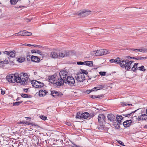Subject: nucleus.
<instances>
[{
	"mask_svg": "<svg viewBox=\"0 0 147 147\" xmlns=\"http://www.w3.org/2000/svg\"><path fill=\"white\" fill-rule=\"evenodd\" d=\"M134 61L130 60L127 58L126 57H124V59H121L117 57L115 59H112L109 60V62L111 63L113 62L119 64H131Z\"/></svg>",
	"mask_w": 147,
	"mask_h": 147,
	"instance_id": "1",
	"label": "nucleus"
},
{
	"mask_svg": "<svg viewBox=\"0 0 147 147\" xmlns=\"http://www.w3.org/2000/svg\"><path fill=\"white\" fill-rule=\"evenodd\" d=\"M67 74V72L66 70H62L60 72L59 76L60 77V78L58 80L57 86H60L64 84L65 81L68 76Z\"/></svg>",
	"mask_w": 147,
	"mask_h": 147,
	"instance_id": "2",
	"label": "nucleus"
},
{
	"mask_svg": "<svg viewBox=\"0 0 147 147\" xmlns=\"http://www.w3.org/2000/svg\"><path fill=\"white\" fill-rule=\"evenodd\" d=\"M18 78V83H21V85H26L28 84L29 82V77L26 73H21L20 74V77Z\"/></svg>",
	"mask_w": 147,
	"mask_h": 147,
	"instance_id": "3",
	"label": "nucleus"
},
{
	"mask_svg": "<svg viewBox=\"0 0 147 147\" xmlns=\"http://www.w3.org/2000/svg\"><path fill=\"white\" fill-rule=\"evenodd\" d=\"M92 11L89 9H84L81 10L77 12V14L81 17L88 16L91 13Z\"/></svg>",
	"mask_w": 147,
	"mask_h": 147,
	"instance_id": "4",
	"label": "nucleus"
},
{
	"mask_svg": "<svg viewBox=\"0 0 147 147\" xmlns=\"http://www.w3.org/2000/svg\"><path fill=\"white\" fill-rule=\"evenodd\" d=\"M65 83L68 84L71 86L76 85L75 80L72 76H69L65 82Z\"/></svg>",
	"mask_w": 147,
	"mask_h": 147,
	"instance_id": "5",
	"label": "nucleus"
},
{
	"mask_svg": "<svg viewBox=\"0 0 147 147\" xmlns=\"http://www.w3.org/2000/svg\"><path fill=\"white\" fill-rule=\"evenodd\" d=\"M31 83L33 87L37 88H41L43 87L44 85L43 83L37 80H32L31 82Z\"/></svg>",
	"mask_w": 147,
	"mask_h": 147,
	"instance_id": "6",
	"label": "nucleus"
},
{
	"mask_svg": "<svg viewBox=\"0 0 147 147\" xmlns=\"http://www.w3.org/2000/svg\"><path fill=\"white\" fill-rule=\"evenodd\" d=\"M145 109H143L142 110V111L140 113H139V115L138 117V120L139 121L146 120L147 119V115L145 113Z\"/></svg>",
	"mask_w": 147,
	"mask_h": 147,
	"instance_id": "7",
	"label": "nucleus"
},
{
	"mask_svg": "<svg viewBox=\"0 0 147 147\" xmlns=\"http://www.w3.org/2000/svg\"><path fill=\"white\" fill-rule=\"evenodd\" d=\"M55 75H53L48 77V80L49 81H50V82L54 84L55 86L57 87L60 86H58L57 84V82L55 80Z\"/></svg>",
	"mask_w": 147,
	"mask_h": 147,
	"instance_id": "8",
	"label": "nucleus"
},
{
	"mask_svg": "<svg viewBox=\"0 0 147 147\" xmlns=\"http://www.w3.org/2000/svg\"><path fill=\"white\" fill-rule=\"evenodd\" d=\"M76 80L79 82H83L85 80V76L83 73H79L75 76Z\"/></svg>",
	"mask_w": 147,
	"mask_h": 147,
	"instance_id": "9",
	"label": "nucleus"
},
{
	"mask_svg": "<svg viewBox=\"0 0 147 147\" xmlns=\"http://www.w3.org/2000/svg\"><path fill=\"white\" fill-rule=\"evenodd\" d=\"M93 64V61H84V62H77L74 61H73L70 63V64Z\"/></svg>",
	"mask_w": 147,
	"mask_h": 147,
	"instance_id": "10",
	"label": "nucleus"
},
{
	"mask_svg": "<svg viewBox=\"0 0 147 147\" xmlns=\"http://www.w3.org/2000/svg\"><path fill=\"white\" fill-rule=\"evenodd\" d=\"M15 76L14 74H10L8 75L7 77V80L9 82L13 83L16 82H17V80L15 79Z\"/></svg>",
	"mask_w": 147,
	"mask_h": 147,
	"instance_id": "11",
	"label": "nucleus"
},
{
	"mask_svg": "<svg viewBox=\"0 0 147 147\" xmlns=\"http://www.w3.org/2000/svg\"><path fill=\"white\" fill-rule=\"evenodd\" d=\"M105 117L103 114H100L98 117V121L99 123H103L105 122Z\"/></svg>",
	"mask_w": 147,
	"mask_h": 147,
	"instance_id": "12",
	"label": "nucleus"
},
{
	"mask_svg": "<svg viewBox=\"0 0 147 147\" xmlns=\"http://www.w3.org/2000/svg\"><path fill=\"white\" fill-rule=\"evenodd\" d=\"M31 60L35 63H39L40 61V58L38 57L32 55L31 57Z\"/></svg>",
	"mask_w": 147,
	"mask_h": 147,
	"instance_id": "13",
	"label": "nucleus"
},
{
	"mask_svg": "<svg viewBox=\"0 0 147 147\" xmlns=\"http://www.w3.org/2000/svg\"><path fill=\"white\" fill-rule=\"evenodd\" d=\"M131 122V120H127L123 122V125L125 127H127L130 126Z\"/></svg>",
	"mask_w": 147,
	"mask_h": 147,
	"instance_id": "14",
	"label": "nucleus"
},
{
	"mask_svg": "<svg viewBox=\"0 0 147 147\" xmlns=\"http://www.w3.org/2000/svg\"><path fill=\"white\" fill-rule=\"evenodd\" d=\"M16 61L18 63H22L26 61V58L24 57H18L16 58Z\"/></svg>",
	"mask_w": 147,
	"mask_h": 147,
	"instance_id": "15",
	"label": "nucleus"
},
{
	"mask_svg": "<svg viewBox=\"0 0 147 147\" xmlns=\"http://www.w3.org/2000/svg\"><path fill=\"white\" fill-rule=\"evenodd\" d=\"M107 117L108 120L111 121H115V116L112 114H108Z\"/></svg>",
	"mask_w": 147,
	"mask_h": 147,
	"instance_id": "16",
	"label": "nucleus"
},
{
	"mask_svg": "<svg viewBox=\"0 0 147 147\" xmlns=\"http://www.w3.org/2000/svg\"><path fill=\"white\" fill-rule=\"evenodd\" d=\"M47 92L45 90H40L39 92V95L40 97L43 96L45 95Z\"/></svg>",
	"mask_w": 147,
	"mask_h": 147,
	"instance_id": "17",
	"label": "nucleus"
},
{
	"mask_svg": "<svg viewBox=\"0 0 147 147\" xmlns=\"http://www.w3.org/2000/svg\"><path fill=\"white\" fill-rule=\"evenodd\" d=\"M127 59H135L137 60H142L147 58V57H139L135 58L134 57H131L128 56L126 57V58L127 59Z\"/></svg>",
	"mask_w": 147,
	"mask_h": 147,
	"instance_id": "18",
	"label": "nucleus"
},
{
	"mask_svg": "<svg viewBox=\"0 0 147 147\" xmlns=\"http://www.w3.org/2000/svg\"><path fill=\"white\" fill-rule=\"evenodd\" d=\"M1 54V52L0 51V55ZM9 63L7 59H5L3 60V59H0V63L3 64H7Z\"/></svg>",
	"mask_w": 147,
	"mask_h": 147,
	"instance_id": "19",
	"label": "nucleus"
},
{
	"mask_svg": "<svg viewBox=\"0 0 147 147\" xmlns=\"http://www.w3.org/2000/svg\"><path fill=\"white\" fill-rule=\"evenodd\" d=\"M89 117H90V115L87 112L82 113V119H86Z\"/></svg>",
	"mask_w": 147,
	"mask_h": 147,
	"instance_id": "20",
	"label": "nucleus"
},
{
	"mask_svg": "<svg viewBox=\"0 0 147 147\" xmlns=\"http://www.w3.org/2000/svg\"><path fill=\"white\" fill-rule=\"evenodd\" d=\"M58 56L57 53L55 52H51L50 55V56L53 58H57Z\"/></svg>",
	"mask_w": 147,
	"mask_h": 147,
	"instance_id": "21",
	"label": "nucleus"
},
{
	"mask_svg": "<svg viewBox=\"0 0 147 147\" xmlns=\"http://www.w3.org/2000/svg\"><path fill=\"white\" fill-rule=\"evenodd\" d=\"M100 52L101 56L105 55L109 53V52L106 49H101L100 50Z\"/></svg>",
	"mask_w": 147,
	"mask_h": 147,
	"instance_id": "22",
	"label": "nucleus"
},
{
	"mask_svg": "<svg viewBox=\"0 0 147 147\" xmlns=\"http://www.w3.org/2000/svg\"><path fill=\"white\" fill-rule=\"evenodd\" d=\"M115 122L113 123V125L116 128L118 129L120 127L119 125L120 124H121V123L119 122L115 121Z\"/></svg>",
	"mask_w": 147,
	"mask_h": 147,
	"instance_id": "23",
	"label": "nucleus"
},
{
	"mask_svg": "<svg viewBox=\"0 0 147 147\" xmlns=\"http://www.w3.org/2000/svg\"><path fill=\"white\" fill-rule=\"evenodd\" d=\"M16 52L15 51H10L9 57L13 58L15 57Z\"/></svg>",
	"mask_w": 147,
	"mask_h": 147,
	"instance_id": "24",
	"label": "nucleus"
},
{
	"mask_svg": "<svg viewBox=\"0 0 147 147\" xmlns=\"http://www.w3.org/2000/svg\"><path fill=\"white\" fill-rule=\"evenodd\" d=\"M123 119V117L121 116L117 115L116 117V120H115V121L122 123L121 120Z\"/></svg>",
	"mask_w": 147,
	"mask_h": 147,
	"instance_id": "25",
	"label": "nucleus"
},
{
	"mask_svg": "<svg viewBox=\"0 0 147 147\" xmlns=\"http://www.w3.org/2000/svg\"><path fill=\"white\" fill-rule=\"evenodd\" d=\"M31 53H37L38 54H39L40 55H42V52L40 51L37 50V51H35L34 50H31Z\"/></svg>",
	"mask_w": 147,
	"mask_h": 147,
	"instance_id": "26",
	"label": "nucleus"
},
{
	"mask_svg": "<svg viewBox=\"0 0 147 147\" xmlns=\"http://www.w3.org/2000/svg\"><path fill=\"white\" fill-rule=\"evenodd\" d=\"M57 91L56 90H52L51 91V95L53 97H56L57 95L56 92H57Z\"/></svg>",
	"mask_w": 147,
	"mask_h": 147,
	"instance_id": "27",
	"label": "nucleus"
},
{
	"mask_svg": "<svg viewBox=\"0 0 147 147\" xmlns=\"http://www.w3.org/2000/svg\"><path fill=\"white\" fill-rule=\"evenodd\" d=\"M137 69L138 70H140L143 71H144L146 70L144 66L143 65H142L140 67H138Z\"/></svg>",
	"mask_w": 147,
	"mask_h": 147,
	"instance_id": "28",
	"label": "nucleus"
},
{
	"mask_svg": "<svg viewBox=\"0 0 147 147\" xmlns=\"http://www.w3.org/2000/svg\"><path fill=\"white\" fill-rule=\"evenodd\" d=\"M120 104L121 105L123 106H127L128 105L129 106H131L132 105V104H127L126 103V102H120Z\"/></svg>",
	"mask_w": 147,
	"mask_h": 147,
	"instance_id": "29",
	"label": "nucleus"
},
{
	"mask_svg": "<svg viewBox=\"0 0 147 147\" xmlns=\"http://www.w3.org/2000/svg\"><path fill=\"white\" fill-rule=\"evenodd\" d=\"M136 111H137V110H136L135 111H134V112H132L131 113H129L128 114L123 115V116H125V117H130V116H131L132 114H133L135 113L136 112Z\"/></svg>",
	"mask_w": 147,
	"mask_h": 147,
	"instance_id": "30",
	"label": "nucleus"
},
{
	"mask_svg": "<svg viewBox=\"0 0 147 147\" xmlns=\"http://www.w3.org/2000/svg\"><path fill=\"white\" fill-rule=\"evenodd\" d=\"M95 54V56H101V53L100 52V50H97L95 53V51H94Z\"/></svg>",
	"mask_w": 147,
	"mask_h": 147,
	"instance_id": "31",
	"label": "nucleus"
},
{
	"mask_svg": "<svg viewBox=\"0 0 147 147\" xmlns=\"http://www.w3.org/2000/svg\"><path fill=\"white\" fill-rule=\"evenodd\" d=\"M104 85H98L96 87V89L97 90L101 89L103 88L104 87Z\"/></svg>",
	"mask_w": 147,
	"mask_h": 147,
	"instance_id": "32",
	"label": "nucleus"
},
{
	"mask_svg": "<svg viewBox=\"0 0 147 147\" xmlns=\"http://www.w3.org/2000/svg\"><path fill=\"white\" fill-rule=\"evenodd\" d=\"M25 32L24 30L23 31H21L17 33L16 34H19L20 36H25Z\"/></svg>",
	"mask_w": 147,
	"mask_h": 147,
	"instance_id": "33",
	"label": "nucleus"
},
{
	"mask_svg": "<svg viewBox=\"0 0 147 147\" xmlns=\"http://www.w3.org/2000/svg\"><path fill=\"white\" fill-rule=\"evenodd\" d=\"M82 113L81 114L80 112H78L77 113L76 116V118L82 119Z\"/></svg>",
	"mask_w": 147,
	"mask_h": 147,
	"instance_id": "34",
	"label": "nucleus"
},
{
	"mask_svg": "<svg viewBox=\"0 0 147 147\" xmlns=\"http://www.w3.org/2000/svg\"><path fill=\"white\" fill-rule=\"evenodd\" d=\"M25 32V36H28L32 35V34L31 32H28L27 31L24 30Z\"/></svg>",
	"mask_w": 147,
	"mask_h": 147,
	"instance_id": "35",
	"label": "nucleus"
},
{
	"mask_svg": "<svg viewBox=\"0 0 147 147\" xmlns=\"http://www.w3.org/2000/svg\"><path fill=\"white\" fill-rule=\"evenodd\" d=\"M14 76H15V79L17 80V82H18L17 80H18V78L20 77V75H19L18 73H15L14 74Z\"/></svg>",
	"mask_w": 147,
	"mask_h": 147,
	"instance_id": "36",
	"label": "nucleus"
},
{
	"mask_svg": "<svg viewBox=\"0 0 147 147\" xmlns=\"http://www.w3.org/2000/svg\"><path fill=\"white\" fill-rule=\"evenodd\" d=\"M56 93L57 95L56 96V97H61L63 95L62 93L60 92H57Z\"/></svg>",
	"mask_w": 147,
	"mask_h": 147,
	"instance_id": "37",
	"label": "nucleus"
},
{
	"mask_svg": "<svg viewBox=\"0 0 147 147\" xmlns=\"http://www.w3.org/2000/svg\"><path fill=\"white\" fill-rule=\"evenodd\" d=\"M22 102V101H20L13 103V105L17 106L19 105Z\"/></svg>",
	"mask_w": 147,
	"mask_h": 147,
	"instance_id": "38",
	"label": "nucleus"
},
{
	"mask_svg": "<svg viewBox=\"0 0 147 147\" xmlns=\"http://www.w3.org/2000/svg\"><path fill=\"white\" fill-rule=\"evenodd\" d=\"M16 0H10V2L11 5H15L16 4Z\"/></svg>",
	"mask_w": 147,
	"mask_h": 147,
	"instance_id": "39",
	"label": "nucleus"
},
{
	"mask_svg": "<svg viewBox=\"0 0 147 147\" xmlns=\"http://www.w3.org/2000/svg\"><path fill=\"white\" fill-rule=\"evenodd\" d=\"M131 65H125V69L126 70H128L130 69L131 67L130 66Z\"/></svg>",
	"mask_w": 147,
	"mask_h": 147,
	"instance_id": "40",
	"label": "nucleus"
},
{
	"mask_svg": "<svg viewBox=\"0 0 147 147\" xmlns=\"http://www.w3.org/2000/svg\"><path fill=\"white\" fill-rule=\"evenodd\" d=\"M8 58L9 61L10 63H14V60L13 59V58L8 57Z\"/></svg>",
	"mask_w": 147,
	"mask_h": 147,
	"instance_id": "41",
	"label": "nucleus"
},
{
	"mask_svg": "<svg viewBox=\"0 0 147 147\" xmlns=\"http://www.w3.org/2000/svg\"><path fill=\"white\" fill-rule=\"evenodd\" d=\"M137 65H134L131 69L133 71H134L136 69V68H137Z\"/></svg>",
	"mask_w": 147,
	"mask_h": 147,
	"instance_id": "42",
	"label": "nucleus"
},
{
	"mask_svg": "<svg viewBox=\"0 0 147 147\" xmlns=\"http://www.w3.org/2000/svg\"><path fill=\"white\" fill-rule=\"evenodd\" d=\"M139 51L143 53L146 52H147V49H140Z\"/></svg>",
	"mask_w": 147,
	"mask_h": 147,
	"instance_id": "43",
	"label": "nucleus"
},
{
	"mask_svg": "<svg viewBox=\"0 0 147 147\" xmlns=\"http://www.w3.org/2000/svg\"><path fill=\"white\" fill-rule=\"evenodd\" d=\"M21 96L22 97H23L24 98H26L29 97L28 95L26 94H21Z\"/></svg>",
	"mask_w": 147,
	"mask_h": 147,
	"instance_id": "44",
	"label": "nucleus"
},
{
	"mask_svg": "<svg viewBox=\"0 0 147 147\" xmlns=\"http://www.w3.org/2000/svg\"><path fill=\"white\" fill-rule=\"evenodd\" d=\"M10 52V51H5L2 52L4 54H6V55H9Z\"/></svg>",
	"mask_w": 147,
	"mask_h": 147,
	"instance_id": "45",
	"label": "nucleus"
},
{
	"mask_svg": "<svg viewBox=\"0 0 147 147\" xmlns=\"http://www.w3.org/2000/svg\"><path fill=\"white\" fill-rule=\"evenodd\" d=\"M40 118L43 120H45L47 119V117L44 115H41L40 116Z\"/></svg>",
	"mask_w": 147,
	"mask_h": 147,
	"instance_id": "46",
	"label": "nucleus"
},
{
	"mask_svg": "<svg viewBox=\"0 0 147 147\" xmlns=\"http://www.w3.org/2000/svg\"><path fill=\"white\" fill-rule=\"evenodd\" d=\"M104 95L103 94H100L96 96V98H103Z\"/></svg>",
	"mask_w": 147,
	"mask_h": 147,
	"instance_id": "47",
	"label": "nucleus"
},
{
	"mask_svg": "<svg viewBox=\"0 0 147 147\" xmlns=\"http://www.w3.org/2000/svg\"><path fill=\"white\" fill-rule=\"evenodd\" d=\"M99 74L102 76H105L106 75V72H99Z\"/></svg>",
	"mask_w": 147,
	"mask_h": 147,
	"instance_id": "48",
	"label": "nucleus"
},
{
	"mask_svg": "<svg viewBox=\"0 0 147 147\" xmlns=\"http://www.w3.org/2000/svg\"><path fill=\"white\" fill-rule=\"evenodd\" d=\"M31 57L29 55H27L26 57L27 60L28 61H30L31 59Z\"/></svg>",
	"mask_w": 147,
	"mask_h": 147,
	"instance_id": "49",
	"label": "nucleus"
},
{
	"mask_svg": "<svg viewBox=\"0 0 147 147\" xmlns=\"http://www.w3.org/2000/svg\"><path fill=\"white\" fill-rule=\"evenodd\" d=\"M65 54L62 53H59V56L60 57H63L65 56Z\"/></svg>",
	"mask_w": 147,
	"mask_h": 147,
	"instance_id": "50",
	"label": "nucleus"
},
{
	"mask_svg": "<svg viewBox=\"0 0 147 147\" xmlns=\"http://www.w3.org/2000/svg\"><path fill=\"white\" fill-rule=\"evenodd\" d=\"M82 73H83L84 74H85L86 75H87L88 74V72H87V71L85 70H82Z\"/></svg>",
	"mask_w": 147,
	"mask_h": 147,
	"instance_id": "51",
	"label": "nucleus"
},
{
	"mask_svg": "<svg viewBox=\"0 0 147 147\" xmlns=\"http://www.w3.org/2000/svg\"><path fill=\"white\" fill-rule=\"evenodd\" d=\"M32 46H33L35 47H40V46L36 45H32Z\"/></svg>",
	"mask_w": 147,
	"mask_h": 147,
	"instance_id": "52",
	"label": "nucleus"
},
{
	"mask_svg": "<svg viewBox=\"0 0 147 147\" xmlns=\"http://www.w3.org/2000/svg\"><path fill=\"white\" fill-rule=\"evenodd\" d=\"M118 142L121 145H122V146L124 145V144L122 141H119Z\"/></svg>",
	"mask_w": 147,
	"mask_h": 147,
	"instance_id": "53",
	"label": "nucleus"
},
{
	"mask_svg": "<svg viewBox=\"0 0 147 147\" xmlns=\"http://www.w3.org/2000/svg\"><path fill=\"white\" fill-rule=\"evenodd\" d=\"M90 97L93 99H95L96 98V96L91 95L90 96Z\"/></svg>",
	"mask_w": 147,
	"mask_h": 147,
	"instance_id": "54",
	"label": "nucleus"
},
{
	"mask_svg": "<svg viewBox=\"0 0 147 147\" xmlns=\"http://www.w3.org/2000/svg\"><path fill=\"white\" fill-rule=\"evenodd\" d=\"M24 124H26L27 125H32V123H29L28 122H27V121H25L24 122Z\"/></svg>",
	"mask_w": 147,
	"mask_h": 147,
	"instance_id": "55",
	"label": "nucleus"
},
{
	"mask_svg": "<svg viewBox=\"0 0 147 147\" xmlns=\"http://www.w3.org/2000/svg\"><path fill=\"white\" fill-rule=\"evenodd\" d=\"M91 90V91H92V92L94 91L95 90H96V91L97 90L96 89V87H94Z\"/></svg>",
	"mask_w": 147,
	"mask_h": 147,
	"instance_id": "56",
	"label": "nucleus"
},
{
	"mask_svg": "<svg viewBox=\"0 0 147 147\" xmlns=\"http://www.w3.org/2000/svg\"><path fill=\"white\" fill-rule=\"evenodd\" d=\"M24 45L26 46H32V45L28 44H25Z\"/></svg>",
	"mask_w": 147,
	"mask_h": 147,
	"instance_id": "57",
	"label": "nucleus"
},
{
	"mask_svg": "<svg viewBox=\"0 0 147 147\" xmlns=\"http://www.w3.org/2000/svg\"><path fill=\"white\" fill-rule=\"evenodd\" d=\"M91 92H92V91H91V90H86V92L88 93V94H89Z\"/></svg>",
	"mask_w": 147,
	"mask_h": 147,
	"instance_id": "58",
	"label": "nucleus"
},
{
	"mask_svg": "<svg viewBox=\"0 0 147 147\" xmlns=\"http://www.w3.org/2000/svg\"><path fill=\"white\" fill-rule=\"evenodd\" d=\"M134 51H139L140 49H132Z\"/></svg>",
	"mask_w": 147,
	"mask_h": 147,
	"instance_id": "59",
	"label": "nucleus"
},
{
	"mask_svg": "<svg viewBox=\"0 0 147 147\" xmlns=\"http://www.w3.org/2000/svg\"><path fill=\"white\" fill-rule=\"evenodd\" d=\"M65 124L66 125H71V123L70 122H66L65 123Z\"/></svg>",
	"mask_w": 147,
	"mask_h": 147,
	"instance_id": "60",
	"label": "nucleus"
},
{
	"mask_svg": "<svg viewBox=\"0 0 147 147\" xmlns=\"http://www.w3.org/2000/svg\"><path fill=\"white\" fill-rule=\"evenodd\" d=\"M23 90L26 92H27L28 90V89H23Z\"/></svg>",
	"mask_w": 147,
	"mask_h": 147,
	"instance_id": "61",
	"label": "nucleus"
},
{
	"mask_svg": "<svg viewBox=\"0 0 147 147\" xmlns=\"http://www.w3.org/2000/svg\"><path fill=\"white\" fill-rule=\"evenodd\" d=\"M31 125H34L35 126H36L37 127H39V126L38 125H37L36 124H32Z\"/></svg>",
	"mask_w": 147,
	"mask_h": 147,
	"instance_id": "62",
	"label": "nucleus"
},
{
	"mask_svg": "<svg viewBox=\"0 0 147 147\" xmlns=\"http://www.w3.org/2000/svg\"><path fill=\"white\" fill-rule=\"evenodd\" d=\"M5 93V92L4 91L2 90L1 91V94L3 95Z\"/></svg>",
	"mask_w": 147,
	"mask_h": 147,
	"instance_id": "63",
	"label": "nucleus"
},
{
	"mask_svg": "<svg viewBox=\"0 0 147 147\" xmlns=\"http://www.w3.org/2000/svg\"><path fill=\"white\" fill-rule=\"evenodd\" d=\"M19 124H24V122L22 121H20L19 122Z\"/></svg>",
	"mask_w": 147,
	"mask_h": 147,
	"instance_id": "64",
	"label": "nucleus"
}]
</instances>
